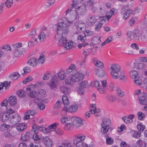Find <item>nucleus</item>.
I'll return each instance as SVG.
<instances>
[{
  "instance_id": "cd10ccee",
  "label": "nucleus",
  "mask_w": 147,
  "mask_h": 147,
  "mask_svg": "<svg viewBox=\"0 0 147 147\" xmlns=\"http://www.w3.org/2000/svg\"><path fill=\"white\" fill-rule=\"evenodd\" d=\"M27 63L30 65L35 66L37 64L36 59L34 57H32L27 62Z\"/></svg>"
},
{
  "instance_id": "37998d69",
  "label": "nucleus",
  "mask_w": 147,
  "mask_h": 147,
  "mask_svg": "<svg viewBox=\"0 0 147 147\" xmlns=\"http://www.w3.org/2000/svg\"><path fill=\"white\" fill-rule=\"evenodd\" d=\"M101 127L102 128L100 130V132L102 134L107 133L109 129V127H107V126H102V125H101Z\"/></svg>"
},
{
  "instance_id": "c85d7f7f",
  "label": "nucleus",
  "mask_w": 147,
  "mask_h": 147,
  "mask_svg": "<svg viewBox=\"0 0 147 147\" xmlns=\"http://www.w3.org/2000/svg\"><path fill=\"white\" fill-rule=\"evenodd\" d=\"M93 63L96 66L98 67H103V63L100 61L97 60L96 58H94L93 60Z\"/></svg>"
},
{
  "instance_id": "a878e982",
  "label": "nucleus",
  "mask_w": 147,
  "mask_h": 147,
  "mask_svg": "<svg viewBox=\"0 0 147 147\" xmlns=\"http://www.w3.org/2000/svg\"><path fill=\"white\" fill-rule=\"evenodd\" d=\"M74 145L77 147H84L87 144L84 143L82 141H78L77 140L74 139Z\"/></svg>"
},
{
  "instance_id": "e433bc0d",
  "label": "nucleus",
  "mask_w": 147,
  "mask_h": 147,
  "mask_svg": "<svg viewBox=\"0 0 147 147\" xmlns=\"http://www.w3.org/2000/svg\"><path fill=\"white\" fill-rule=\"evenodd\" d=\"M30 134L28 132L26 133V134H22V135L21 140L23 141H26L29 138Z\"/></svg>"
},
{
  "instance_id": "c756f323",
  "label": "nucleus",
  "mask_w": 147,
  "mask_h": 147,
  "mask_svg": "<svg viewBox=\"0 0 147 147\" xmlns=\"http://www.w3.org/2000/svg\"><path fill=\"white\" fill-rule=\"evenodd\" d=\"M111 124V120L107 118H105L103 119L102 120V122L101 125L102 126H107V127H109V125Z\"/></svg>"
},
{
  "instance_id": "2eb2a0df",
  "label": "nucleus",
  "mask_w": 147,
  "mask_h": 147,
  "mask_svg": "<svg viewBox=\"0 0 147 147\" xmlns=\"http://www.w3.org/2000/svg\"><path fill=\"white\" fill-rule=\"evenodd\" d=\"M43 142L47 147H51L53 143L52 140L48 137L45 136L42 138Z\"/></svg>"
},
{
  "instance_id": "ddd939ff",
  "label": "nucleus",
  "mask_w": 147,
  "mask_h": 147,
  "mask_svg": "<svg viewBox=\"0 0 147 147\" xmlns=\"http://www.w3.org/2000/svg\"><path fill=\"white\" fill-rule=\"evenodd\" d=\"M144 65V62L143 61L138 59L134 63V67L137 69H143Z\"/></svg>"
},
{
  "instance_id": "f257e3e1",
  "label": "nucleus",
  "mask_w": 147,
  "mask_h": 147,
  "mask_svg": "<svg viewBox=\"0 0 147 147\" xmlns=\"http://www.w3.org/2000/svg\"><path fill=\"white\" fill-rule=\"evenodd\" d=\"M68 30L66 24L64 22L59 23L57 28V33L55 36V38H60L58 42L59 46L63 47L67 42V40L65 37Z\"/></svg>"
},
{
  "instance_id": "4d7b16f0",
  "label": "nucleus",
  "mask_w": 147,
  "mask_h": 147,
  "mask_svg": "<svg viewBox=\"0 0 147 147\" xmlns=\"http://www.w3.org/2000/svg\"><path fill=\"white\" fill-rule=\"evenodd\" d=\"M88 20H89L90 22L91 23V24H93L96 21L95 17L94 16L89 17L88 18Z\"/></svg>"
},
{
  "instance_id": "f03ea898",
  "label": "nucleus",
  "mask_w": 147,
  "mask_h": 147,
  "mask_svg": "<svg viewBox=\"0 0 147 147\" xmlns=\"http://www.w3.org/2000/svg\"><path fill=\"white\" fill-rule=\"evenodd\" d=\"M111 69L112 70L111 74L112 78L114 79H117L119 78L121 80H123L125 81V75L123 73H120L119 75V72L120 71L121 68L119 65L117 64H113L111 67Z\"/></svg>"
},
{
  "instance_id": "13d9d810",
  "label": "nucleus",
  "mask_w": 147,
  "mask_h": 147,
  "mask_svg": "<svg viewBox=\"0 0 147 147\" xmlns=\"http://www.w3.org/2000/svg\"><path fill=\"white\" fill-rule=\"evenodd\" d=\"M10 127V126L8 125H6L5 123H3L1 126L0 128L2 130H7Z\"/></svg>"
},
{
  "instance_id": "774afa93",
  "label": "nucleus",
  "mask_w": 147,
  "mask_h": 147,
  "mask_svg": "<svg viewBox=\"0 0 147 147\" xmlns=\"http://www.w3.org/2000/svg\"><path fill=\"white\" fill-rule=\"evenodd\" d=\"M62 146H63V147H74V146L72 145L70 142L63 143Z\"/></svg>"
},
{
  "instance_id": "6ab92c4d",
  "label": "nucleus",
  "mask_w": 147,
  "mask_h": 147,
  "mask_svg": "<svg viewBox=\"0 0 147 147\" xmlns=\"http://www.w3.org/2000/svg\"><path fill=\"white\" fill-rule=\"evenodd\" d=\"M68 77L65 80V83L67 85H73L74 83L76 82V80L73 77V76H67Z\"/></svg>"
},
{
  "instance_id": "72a5a7b5",
  "label": "nucleus",
  "mask_w": 147,
  "mask_h": 147,
  "mask_svg": "<svg viewBox=\"0 0 147 147\" xmlns=\"http://www.w3.org/2000/svg\"><path fill=\"white\" fill-rule=\"evenodd\" d=\"M60 89L62 93L64 94V95H67L69 92V88L64 86H61L60 87Z\"/></svg>"
},
{
  "instance_id": "8fccbe9b",
  "label": "nucleus",
  "mask_w": 147,
  "mask_h": 147,
  "mask_svg": "<svg viewBox=\"0 0 147 147\" xmlns=\"http://www.w3.org/2000/svg\"><path fill=\"white\" fill-rule=\"evenodd\" d=\"M106 143L108 144L111 145L113 144V139L109 137L108 136H106Z\"/></svg>"
},
{
  "instance_id": "a18cd8bd",
  "label": "nucleus",
  "mask_w": 147,
  "mask_h": 147,
  "mask_svg": "<svg viewBox=\"0 0 147 147\" xmlns=\"http://www.w3.org/2000/svg\"><path fill=\"white\" fill-rule=\"evenodd\" d=\"M13 0H7L6 1L4 4L7 8H10L13 3Z\"/></svg>"
},
{
  "instance_id": "b1692460",
  "label": "nucleus",
  "mask_w": 147,
  "mask_h": 147,
  "mask_svg": "<svg viewBox=\"0 0 147 147\" xmlns=\"http://www.w3.org/2000/svg\"><path fill=\"white\" fill-rule=\"evenodd\" d=\"M59 78L61 80H64L66 77H67L64 71L62 69H60L57 73Z\"/></svg>"
},
{
  "instance_id": "9d476101",
  "label": "nucleus",
  "mask_w": 147,
  "mask_h": 147,
  "mask_svg": "<svg viewBox=\"0 0 147 147\" xmlns=\"http://www.w3.org/2000/svg\"><path fill=\"white\" fill-rule=\"evenodd\" d=\"M75 66L74 64H71L69 67L66 70L65 72V74L67 76H74V73H75Z\"/></svg>"
},
{
  "instance_id": "e2e57ef3",
  "label": "nucleus",
  "mask_w": 147,
  "mask_h": 147,
  "mask_svg": "<svg viewBox=\"0 0 147 147\" xmlns=\"http://www.w3.org/2000/svg\"><path fill=\"white\" fill-rule=\"evenodd\" d=\"M38 133V131H37V133H33L31 134H33L32 138L34 140L39 141L40 140V138L37 135Z\"/></svg>"
},
{
  "instance_id": "09e8293b",
  "label": "nucleus",
  "mask_w": 147,
  "mask_h": 147,
  "mask_svg": "<svg viewBox=\"0 0 147 147\" xmlns=\"http://www.w3.org/2000/svg\"><path fill=\"white\" fill-rule=\"evenodd\" d=\"M138 119L140 120H142L145 117L144 114L140 111H139L138 112Z\"/></svg>"
},
{
  "instance_id": "473e14b6",
  "label": "nucleus",
  "mask_w": 147,
  "mask_h": 147,
  "mask_svg": "<svg viewBox=\"0 0 147 147\" xmlns=\"http://www.w3.org/2000/svg\"><path fill=\"white\" fill-rule=\"evenodd\" d=\"M67 95H63L62 97V101L64 105L67 106L69 104L68 98Z\"/></svg>"
},
{
  "instance_id": "39448f33",
  "label": "nucleus",
  "mask_w": 147,
  "mask_h": 147,
  "mask_svg": "<svg viewBox=\"0 0 147 147\" xmlns=\"http://www.w3.org/2000/svg\"><path fill=\"white\" fill-rule=\"evenodd\" d=\"M76 10V11L75 12L76 14L74 15L71 16V17L73 18V20L69 21L67 20H66L69 23H71L73 22V20L76 19L77 15V13L81 15H84L86 12V7L85 5H83L78 7Z\"/></svg>"
},
{
  "instance_id": "680f3d73",
  "label": "nucleus",
  "mask_w": 147,
  "mask_h": 147,
  "mask_svg": "<svg viewBox=\"0 0 147 147\" xmlns=\"http://www.w3.org/2000/svg\"><path fill=\"white\" fill-rule=\"evenodd\" d=\"M45 85V83L42 81L38 82H37L36 84H35V86L37 88H40Z\"/></svg>"
},
{
  "instance_id": "c03bdc74",
  "label": "nucleus",
  "mask_w": 147,
  "mask_h": 147,
  "mask_svg": "<svg viewBox=\"0 0 147 147\" xmlns=\"http://www.w3.org/2000/svg\"><path fill=\"white\" fill-rule=\"evenodd\" d=\"M92 41L94 45H96L100 42L101 40L99 37H96L92 38Z\"/></svg>"
},
{
  "instance_id": "393cba45",
  "label": "nucleus",
  "mask_w": 147,
  "mask_h": 147,
  "mask_svg": "<svg viewBox=\"0 0 147 147\" xmlns=\"http://www.w3.org/2000/svg\"><path fill=\"white\" fill-rule=\"evenodd\" d=\"M28 95L30 98H34L37 100H39V97H41L40 96H39L38 93L35 91L30 92L28 93Z\"/></svg>"
},
{
  "instance_id": "4be33fe9",
  "label": "nucleus",
  "mask_w": 147,
  "mask_h": 147,
  "mask_svg": "<svg viewBox=\"0 0 147 147\" xmlns=\"http://www.w3.org/2000/svg\"><path fill=\"white\" fill-rule=\"evenodd\" d=\"M96 75L100 77H103L105 75V72L102 69L97 68L95 70Z\"/></svg>"
},
{
  "instance_id": "aec40b11",
  "label": "nucleus",
  "mask_w": 147,
  "mask_h": 147,
  "mask_svg": "<svg viewBox=\"0 0 147 147\" xmlns=\"http://www.w3.org/2000/svg\"><path fill=\"white\" fill-rule=\"evenodd\" d=\"M27 128V124L24 123H20L16 127L17 130L20 132L23 131Z\"/></svg>"
},
{
  "instance_id": "1a4fd4ad",
  "label": "nucleus",
  "mask_w": 147,
  "mask_h": 147,
  "mask_svg": "<svg viewBox=\"0 0 147 147\" xmlns=\"http://www.w3.org/2000/svg\"><path fill=\"white\" fill-rule=\"evenodd\" d=\"M138 101L141 105L147 104V94L144 93L139 95L138 97Z\"/></svg>"
},
{
  "instance_id": "49530a36",
  "label": "nucleus",
  "mask_w": 147,
  "mask_h": 147,
  "mask_svg": "<svg viewBox=\"0 0 147 147\" xmlns=\"http://www.w3.org/2000/svg\"><path fill=\"white\" fill-rule=\"evenodd\" d=\"M80 86L84 88L89 87V84L87 81H82L80 83Z\"/></svg>"
},
{
  "instance_id": "7ed1b4c3",
  "label": "nucleus",
  "mask_w": 147,
  "mask_h": 147,
  "mask_svg": "<svg viewBox=\"0 0 147 147\" xmlns=\"http://www.w3.org/2000/svg\"><path fill=\"white\" fill-rule=\"evenodd\" d=\"M22 46V43L21 42L12 45L13 54L15 57H19L24 56V53H25L28 50L27 49L21 48Z\"/></svg>"
},
{
  "instance_id": "ea45409f",
  "label": "nucleus",
  "mask_w": 147,
  "mask_h": 147,
  "mask_svg": "<svg viewBox=\"0 0 147 147\" xmlns=\"http://www.w3.org/2000/svg\"><path fill=\"white\" fill-rule=\"evenodd\" d=\"M38 131L39 130H40L41 131H43V132L45 133H49L50 132V131L48 129L46 128L45 127H41V126H38Z\"/></svg>"
},
{
  "instance_id": "5701e85b",
  "label": "nucleus",
  "mask_w": 147,
  "mask_h": 147,
  "mask_svg": "<svg viewBox=\"0 0 147 147\" xmlns=\"http://www.w3.org/2000/svg\"><path fill=\"white\" fill-rule=\"evenodd\" d=\"M9 117V115L5 113L0 114V120L3 122L7 121Z\"/></svg>"
},
{
  "instance_id": "f8f14e48",
  "label": "nucleus",
  "mask_w": 147,
  "mask_h": 147,
  "mask_svg": "<svg viewBox=\"0 0 147 147\" xmlns=\"http://www.w3.org/2000/svg\"><path fill=\"white\" fill-rule=\"evenodd\" d=\"M85 36H82L81 35H80L78 37V40H80L82 42H83L84 41L85 39L86 36H91L94 34L93 32L88 30L86 31L84 33Z\"/></svg>"
},
{
  "instance_id": "dca6fc26",
  "label": "nucleus",
  "mask_w": 147,
  "mask_h": 147,
  "mask_svg": "<svg viewBox=\"0 0 147 147\" xmlns=\"http://www.w3.org/2000/svg\"><path fill=\"white\" fill-rule=\"evenodd\" d=\"M72 123L74 126H75L76 127H78L80 125H82V120L78 117H76L73 118L72 119Z\"/></svg>"
},
{
  "instance_id": "69168bd1",
  "label": "nucleus",
  "mask_w": 147,
  "mask_h": 147,
  "mask_svg": "<svg viewBox=\"0 0 147 147\" xmlns=\"http://www.w3.org/2000/svg\"><path fill=\"white\" fill-rule=\"evenodd\" d=\"M38 94L40 95L42 97H44L45 96L46 92L45 90L43 89H40L38 92Z\"/></svg>"
},
{
  "instance_id": "412c9836",
  "label": "nucleus",
  "mask_w": 147,
  "mask_h": 147,
  "mask_svg": "<svg viewBox=\"0 0 147 147\" xmlns=\"http://www.w3.org/2000/svg\"><path fill=\"white\" fill-rule=\"evenodd\" d=\"M17 100L15 96H10L8 100V102L9 104L11 106H14L16 103Z\"/></svg>"
},
{
  "instance_id": "de8ad7c7",
  "label": "nucleus",
  "mask_w": 147,
  "mask_h": 147,
  "mask_svg": "<svg viewBox=\"0 0 147 147\" xmlns=\"http://www.w3.org/2000/svg\"><path fill=\"white\" fill-rule=\"evenodd\" d=\"M56 0H46L47 6L50 7L53 5L55 2Z\"/></svg>"
},
{
  "instance_id": "338daca9",
  "label": "nucleus",
  "mask_w": 147,
  "mask_h": 147,
  "mask_svg": "<svg viewBox=\"0 0 147 147\" xmlns=\"http://www.w3.org/2000/svg\"><path fill=\"white\" fill-rule=\"evenodd\" d=\"M38 108L40 110H43L45 108V105L43 104L39 103L37 104Z\"/></svg>"
},
{
  "instance_id": "0eeeda50",
  "label": "nucleus",
  "mask_w": 147,
  "mask_h": 147,
  "mask_svg": "<svg viewBox=\"0 0 147 147\" xmlns=\"http://www.w3.org/2000/svg\"><path fill=\"white\" fill-rule=\"evenodd\" d=\"M128 7V5L124 6L123 7L121 10V13L123 16V18L124 20H125L132 12L133 11L131 9H127L125 11V8L126 7Z\"/></svg>"
},
{
  "instance_id": "f3484780",
  "label": "nucleus",
  "mask_w": 147,
  "mask_h": 147,
  "mask_svg": "<svg viewBox=\"0 0 147 147\" xmlns=\"http://www.w3.org/2000/svg\"><path fill=\"white\" fill-rule=\"evenodd\" d=\"M96 105L95 104H94L92 106V109L90 110L89 112H87L85 114V116L86 118L88 119L90 117V112H92V113L95 114V113H97L98 111L96 110Z\"/></svg>"
},
{
  "instance_id": "603ef678",
  "label": "nucleus",
  "mask_w": 147,
  "mask_h": 147,
  "mask_svg": "<svg viewBox=\"0 0 147 147\" xmlns=\"http://www.w3.org/2000/svg\"><path fill=\"white\" fill-rule=\"evenodd\" d=\"M69 110L71 112H75L78 109V107L75 105H71L68 107Z\"/></svg>"
},
{
  "instance_id": "2f4dec72",
  "label": "nucleus",
  "mask_w": 147,
  "mask_h": 147,
  "mask_svg": "<svg viewBox=\"0 0 147 147\" xmlns=\"http://www.w3.org/2000/svg\"><path fill=\"white\" fill-rule=\"evenodd\" d=\"M5 87V89H7L10 87L9 83H8L7 82L4 81L3 82L0 83V90L3 89L4 87Z\"/></svg>"
},
{
  "instance_id": "20e7f679",
  "label": "nucleus",
  "mask_w": 147,
  "mask_h": 147,
  "mask_svg": "<svg viewBox=\"0 0 147 147\" xmlns=\"http://www.w3.org/2000/svg\"><path fill=\"white\" fill-rule=\"evenodd\" d=\"M127 34L128 38L131 40L140 41L145 39V36L144 35L142 37L141 32L138 30H134L133 32L129 31L127 32Z\"/></svg>"
},
{
  "instance_id": "052dcab7",
  "label": "nucleus",
  "mask_w": 147,
  "mask_h": 147,
  "mask_svg": "<svg viewBox=\"0 0 147 147\" xmlns=\"http://www.w3.org/2000/svg\"><path fill=\"white\" fill-rule=\"evenodd\" d=\"M94 2L92 0L87 1L84 2V5L86 6H91L93 5Z\"/></svg>"
},
{
  "instance_id": "c9c22d12",
  "label": "nucleus",
  "mask_w": 147,
  "mask_h": 147,
  "mask_svg": "<svg viewBox=\"0 0 147 147\" xmlns=\"http://www.w3.org/2000/svg\"><path fill=\"white\" fill-rule=\"evenodd\" d=\"M117 95L119 97H123L125 95V92L122 90L120 88H117L116 89Z\"/></svg>"
},
{
  "instance_id": "79ce46f5",
  "label": "nucleus",
  "mask_w": 147,
  "mask_h": 147,
  "mask_svg": "<svg viewBox=\"0 0 147 147\" xmlns=\"http://www.w3.org/2000/svg\"><path fill=\"white\" fill-rule=\"evenodd\" d=\"M37 125L36 124H33L32 126V129L30 131L31 134L37 133L38 131Z\"/></svg>"
},
{
  "instance_id": "58836bf2",
  "label": "nucleus",
  "mask_w": 147,
  "mask_h": 147,
  "mask_svg": "<svg viewBox=\"0 0 147 147\" xmlns=\"http://www.w3.org/2000/svg\"><path fill=\"white\" fill-rule=\"evenodd\" d=\"M17 94L20 97H24L26 96V93L22 90L18 91L17 92Z\"/></svg>"
},
{
  "instance_id": "4c0bfd02",
  "label": "nucleus",
  "mask_w": 147,
  "mask_h": 147,
  "mask_svg": "<svg viewBox=\"0 0 147 147\" xmlns=\"http://www.w3.org/2000/svg\"><path fill=\"white\" fill-rule=\"evenodd\" d=\"M130 74L131 77L135 79L138 76V73L135 70H132L130 71Z\"/></svg>"
},
{
  "instance_id": "423d86ee",
  "label": "nucleus",
  "mask_w": 147,
  "mask_h": 147,
  "mask_svg": "<svg viewBox=\"0 0 147 147\" xmlns=\"http://www.w3.org/2000/svg\"><path fill=\"white\" fill-rule=\"evenodd\" d=\"M138 129L140 131V133L137 131L134 130L131 131L132 136L134 137L138 138L140 137V133L142 132L145 128V126L142 125V124H139L137 125Z\"/></svg>"
},
{
  "instance_id": "a211bd4d",
  "label": "nucleus",
  "mask_w": 147,
  "mask_h": 147,
  "mask_svg": "<svg viewBox=\"0 0 147 147\" xmlns=\"http://www.w3.org/2000/svg\"><path fill=\"white\" fill-rule=\"evenodd\" d=\"M75 80H76V82H77L79 81L82 80L84 77V74L82 73L75 72L74 74V76Z\"/></svg>"
},
{
  "instance_id": "7c9ffc66",
  "label": "nucleus",
  "mask_w": 147,
  "mask_h": 147,
  "mask_svg": "<svg viewBox=\"0 0 147 147\" xmlns=\"http://www.w3.org/2000/svg\"><path fill=\"white\" fill-rule=\"evenodd\" d=\"M37 39L35 37L32 38L31 40L28 43V47H32L33 45H36L37 43Z\"/></svg>"
},
{
  "instance_id": "a19ab883",
  "label": "nucleus",
  "mask_w": 147,
  "mask_h": 147,
  "mask_svg": "<svg viewBox=\"0 0 147 147\" xmlns=\"http://www.w3.org/2000/svg\"><path fill=\"white\" fill-rule=\"evenodd\" d=\"M46 36V35L45 33L44 32H42L38 36V38L40 40L43 41L45 40Z\"/></svg>"
},
{
  "instance_id": "bf43d9fd",
  "label": "nucleus",
  "mask_w": 147,
  "mask_h": 147,
  "mask_svg": "<svg viewBox=\"0 0 147 147\" xmlns=\"http://www.w3.org/2000/svg\"><path fill=\"white\" fill-rule=\"evenodd\" d=\"M58 125V123H55L49 126L47 129L49 130L50 132V130L53 129H55L56 128L57 125Z\"/></svg>"
},
{
  "instance_id": "bb28decb",
  "label": "nucleus",
  "mask_w": 147,
  "mask_h": 147,
  "mask_svg": "<svg viewBox=\"0 0 147 147\" xmlns=\"http://www.w3.org/2000/svg\"><path fill=\"white\" fill-rule=\"evenodd\" d=\"M20 76V75L17 72H13L9 75L10 78L13 80H17Z\"/></svg>"
},
{
  "instance_id": "5fc2aeb1",
  "label": "nucleus",
  "mask_w": 147,
  "mask_h": 147,
  "mask_svg": "<svg viewBox=\"0 0 147 147\" xmlns=\"http://www.w3.org/2000/svg\"><path fill=\"white\" fill-rule=\"evenodd\" d=\"M77 91L80 95H82L84 94V90L82 87L80 86L78 88Z\"/></svg>"
},
{
  "instance_id": "0e129e2a",
  "label": "nucleus",
  "mask_w": 147,
  "mask_h": 147,
  "mask_svg": "<svg viewBox=\"0 0 147 147\" xmlns=\"http://www.w3.org/2000/svg\"><path fill=\"white\" fill-rule=\"evenodd\" d=\"M26 113L28 114L29 115L33 116L35 115L36 113L34 110H29L26 112Z\"/></svg>"
},
{
  "instance_id": "3c124183",
  "label": "nucleus",
  "mask_w": 147,
  "mask_h": 147,
  "mask_svg": "<svg viewBox=\"0 0 147 147\" xmlns=\"http://www.w3.org/2000/svg\"><path fill=\"white\" fill-rule=\"evenodd\" d=\"M51 74L49 72L45 73L42 77L43 80H48L51 76Z\"/></svg>"
},
{
  "instance_id": "9b49d317",
  "label": "nucleus",
  "mask_w": 147,
  "mask_h": 147,
  "mask_svg": "<svg viewBox=\"0 0 147 147\" xmlns=\"http://www.w3.org/2000/svg\"><path fill=\"white\" fill-rule=\"evenodd\" d=\"M57 75H53L52 77V79L48 84V85L49 86L51 89H54L56 87V84L57 83Z\"/></svg>"
},
{
  "instance_id": "4468645a",
  "label": "nucleus",
  "mask_w": 147,
  "mask_h": 147,
  "mask_svg": "<svg viewBox=\"0 0 147 147\" xmlns=\"http://www.w3.org/2000/svg\"><path fill=\"white\" fill-rule=\"evenodd\" d=\"M76 27L78 31H82L85 29V24L83 22L77 21L76 23Z\"/></svg>"
},
{
  "instance_id": "864d4df0",
  "label": "nucleus",
  "mask_w": 147,
  "mask_h": 147,
  "mask_svg": "<svg viewBox=\"0 0 147 147\" xmlns=\"http://www.w3.org/2000/svg\"><path fill=\"white\" fill-rule=\"evenodd\" d=\"M106 98L107 100L110 102H113L115 99L114 96L111 95H107L106 96Z\"/></svg>"
},
{
  "instance_id": "6e6552de",
  "label": "nucleus",
  "mask_w": 147,
  "mask_h": 147,
  "mask_svg": "<svg viewBox=\"0 0 147 147\" xmlns=\"http://www.w3.org/2000/svg\"><path fill=\"white\" fill-rule=\"evenodd\" d=\"M21 119L20 116L17 114H15L10 117V122L13 125H16L20 121Z\"/></svg>"
},
{
  "instance_id": "f704fd0d",
  "label": "nucleus",
  "mask_w": 147,
  "mask_h": 147,
  "mask_svg": "<svg viewBox=\"0 0 147 147\" xmlns=\"http://www.w3.org/2000/svg\"><path fill=\"white\" fill-rule=\"evenodd\" d=\"M74 125L73 123L67 122L64 127V129L65 130H72L74 127Z\"/></svg>"
},
{
  "instance_id": "6e6d98bb",
  "label": "nucleus",
  "mask_w": 147,
  "mask_h": 147,
  "mask_svg": "<svg viewBox=\"0 0 147 147\" xmlns=\"http://www.w3.org/2000/svg\"><path fill=\"white\" fill-rule=\"evenodd\" d=\"M43 55H42L40 56L38 59V61L39 63L42 64L44 62L45 59L43 57Z\"/></svg>"
}]
</instances>
